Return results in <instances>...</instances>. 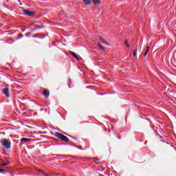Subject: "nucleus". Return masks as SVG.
<instances>
[{
    "label": "nucleus",
    "mask_w": 176,
    "mask_h": 176,
    "mask_svg": "<svg viewBox=\"0 0 176 176\" xmlns=\"http://www.w3.org/2000/svg\"><path fill=\"white\" fill-rule=\"evenodd\" d=\"M0 142L1 146H3L6 149H10L12 146V143L10 140L8 139H1Z\"/></svg>",
    "instance_id": "obj_1"
},
{
    "label": "nucleus",
    "mask_w": 176,
    "mask_h": 176,
    "mask_svg": "<svg viewBox=\"0 0 176 176\" xmlns=\"http://www.w3.org/2000/svg\"><path fill=\"white\" fill-rule=\"evenodd\" d=\"M56 137L59 138L60 140H62V141H65V142H68L69 141V139L62 133H56Z\"/></svg>",
    "instance_id": "obj_2"
},
{
    "label": "nucleus",
    "mask_w": 176,
    "mask_h": 176,
    "mask_svg": "<svg viewBox=\"0 0 176 176\" xmlns=\"http://www.w3.org/2000/svg\"><path fill=\"white\" fill-rule=\"evenodd\" d=\"M23 13L26 16H30V17H32V16H35V12L31 11V10H23Z\"/></svg>",
    "instance_id": "obj_3"
},
{
    "label": "nucleus",
    "mask_w": 176,
    "mask_h": 176,
    "mask_svg": "<svg viewBox=\"0 0 176 176\" xmlns=\"http://www.w3.org/2000/svg\"><path fill=\"white\" fill-rule=\"evenodd\" d=\"M3 93L6 97H10V94H9V88H5L3 89Z\"/></svg>",
    "instance_id": "obj_4"
},
{
    "label": "nucleus",
    "mask_w": 176,
    "mask_h": 176,
    "mask_svg": "<svg viewBox=\"0 0 176 176\" xmlns=\"http://www.w3.org/2000/svg\"><path fill=\"white\" fill-rule=\"evenodd\" d=\"M30 141H31V139L27 138H23L21 139V142L27 143V142H30Z\"/></svg>",
    "instance_id": "obj_5"
},
{
    "label": "nucleus",
    "mask_w": 176,
    "mask_h": 176,
    "mask_svg": "<svg viewBox=\"0 0 176 176\" xmlns=\"http://www.w3.org/2000/svg\"><path fill=\"white\" fill-rule=\"evenodd\" d=\"M43 94L44 96H45V97H48V96L50 94V92L47 91V89H45L43 91Z\"/></svg>",
    "instance_id": "obj_6"
},
{
    "label": "nucleus",
    "mask_w": 176,
    "mask_h": 176,
    "mask_svg": "<svg viewBox=\"0 0 176 176\" xmlns=\"http://www.w3.org/2000/svg\"><path fill=\"white\" fill-rule=\"evenodd\" d=\"M93 3H94V5H100V3H101V1H100V0H91Z\"/></svg>",
    "instance_id": "obj_7"
},
{
    "label": "nucleus",
    "mask_w": 176,
    "mask_h": 176,
    "mask_svg": "<svg viewBox=\"0 0 176 176\" xmlns=\"http://www.w3.org/2000/svg\"><path fill=\"white\" fill-rule=\"evenodd\" d=\"M100 42L103 43L104 45H108V43L107 42V41H104V38L102 37H100L99 38Z\"/></svg>",
    "instance_id": "obj_8"
},
{
    "label": "nucleus",
    "mask_w": 176,
    "mask_h": 176,
    "mask_svg": "<svg viewBox=\"0 0 176 176\" xmlns=\"http://www.w3.org/2000/svg\"><path fill=\"white\" fill-rule=\"evenodd\" d=\"M71 54L74 57V58H76V60H79V57L74 52H71Z\"/></svg>",
    "instance_id": "obj_9"
},
{
    "label": "nucleus",
    "mask_w": 176,
    "mask_h": 176,
    "mask_svg": "<svg viewBox=\"0 0 176 176\" xmlns=\"http://www.w3.org/2000/svg\"><path fill=\"white\" fill-rule=\"evenodd\" d=\"M133 56L134 57L137 56V46L133 50Z\"/></svg>",
    "instance_id": "obj_10"
},
{
    "label": "nucleus",
    "mask_w": 176,
    "mask_h": 176,
    "mask_svg": "<svg viewBox=\"0 0 176 176\" xmlns=\"http://www.w3.org/2000/svg\"><path fill=\"white\" fill-rule=\"evenodd\" d=\"M82 1H83V2H85V5H90V3H91L90 0H82Z\"/></svg>",
    "instance_id": "obj_11"
},
{
    "label": "nucleus",
    "mask_w": 176,
    "mask_h": 176,
    "mask_svg": "<svg viewBox=\"0 0 176 176\" xmlns=\"http://www.w3.org/2000/svg\"><path fill=\"white\" fill-rule=\"evenodd\" d=\"M10 164V162L8 161L7 162H4L1 164V166H9Z\"/></svg>",
    "instance_id": "obj_12"
},
{
    "label": "nucleus",
    "mask_w": 176,
    "mask_h": 176,
    "mask_svg": "<svg viewBox=\"0 0 176 176\" xmlns=\"http://www.w3.org/2000/svg\"><path fill=\"white\" fill-rule=\"evenodd\" d=\"M124 43L126 47H130V45H129V41H127V40H125Z\"/></svg>",
    "instance_id": "obj_13"
},
{
    "label": "nucleus",
    "mask_w": 176,
    "mask_h": 176,
    "mask_svg": "<svg viewBox=\"0 0 176 176\" xmlns=\"http://www.w3.org/2000/svg\"><path fill=\"white\" fill-rule=\"evenodd\" d=\"M148 52H149V46L147 45V49H146V52L144 53V56H146L148 54Z\"/></svg>",
    "instance_id": "obj_14"
},
{
    "label": "nucleus",
    "mask_w": 176,
    "mask_h": 176,
    "mask_svg": "<svg viewBox=\"0 0 176 176\" xmlns=\"http://www.w3.org/2000/svg\"><path fill=\"white\" fill-rule=\"evenodd\" d=\"M98 46L100 49H102V50H104V47L102 46V45L98 43Z\"/></svg>",
    "instance_id": "obj_15"
},
{
    "label": "nucleus",
    "mask_w": 176,
    "mask_h": 176,
    "mask_svg": "<svg viewBox=\"0 0 176 176\" xmlns=\"http://www.w3.org/2000/svg\"><path fill=\"white\" fill-rule=\"evenodd\" d=\"M33 38H39V34H36L32 36Z\"/></svg>",
    "instance_id": "obj_16"
},
{
    "label": "nucleus",
    "mask_w": 176,
    "mask_h": 176,
    "mask_svg": "<svg viewBox=\"0 0 176 176\" xmlns=\"http://www.w3.org/2000/svg\"><path fill=\"white\" fill-rule=\"evenodd\" d=\"M36 30H38L39 28H43V26L36 25Z\"/></svg>",
    "instance_id": "obj_17"
},
{
    "label": "nucleus",
    "mask_w": 176,
    "mask_h": 176,
    "mask_svg": "<svg viewBox=\"0 0 176 176\" xmlns=\"http://www.w3.org/2000/svg\"><path fill=\"white\" fill-rule=\"evenodd\" d=\"M5 171V169H0V173H3Z\"/></svg>",
    "instance_id": "obj_18"
},
{
    "label": "nucleus",
    "mask_w": 176,
    "mask_h": 176,
    "mask_svg": "<svg viewBox=\"0 0 176 176\" xmlns=\"http://www.w3.org/2000/svg\"><path fill=\"white\" fill-rule=\"evenodd\" d=\"M31 33L28 32V33H26L25 35L26 36H28L29 35H30Z\"/></svg>",
    "instance_id": "obj_19"
},
{
    "label": "nucleus",
    "mask_w": 176,
    "mask_h": 176,
    "mask_svg": "<svg viewBox=\"0 0 176 176\" xmlns=\"http://www.w3.org/2000/svg\"><path fill=\"white\" fill-rule=\"evenodd\" d=\"M19 38H23V34H19Z\"/></svg>",
    "instance_id": "obj_20"
},
{
    "label": "nucleus",
    "mask_w": 176,
    "mask_h": 176,
    "mask_svg": "<svg viewBox=\"0 0 176 176\" xmlns=\"http://www.w3.org/2000/svg\"><path fill=\"white\" fill-rule=\"evenodd\" d=\"M35 30H36V28L33 29V30H32V32H34V31H35Z\"/></svg>",
    "instance_id": "obj_21"
},
{
    "label": "nucleus",
    "mask_w": 176,
    "mask_h": 176,
    "mask_svg": "<svg viewBox=\"0 0 176 176\" xmlns=\"http://www.w3.org/2000/svg\"><path fill=\"white\" fill-rule=\"evenodd\" d=\"M44 176H48L47 174L46 173H44Z\"/></svg>",
    "instance_id": "obj_22"
},
{
    "label": "nucleus",
    "mask_w": 176,
    "mask_h": 176,
    "mask_svg": "<svg viewBox=\"0 0 176 176\" xmlns=\"http://www.w3.org/2000/svg\"><path fill=\"white\" fill-rule=\"evenodd\" d=\"M34 23H32L30 25H32Z\"/></svg>",
    "instance_id": "obj_23"
}]
</instances>
